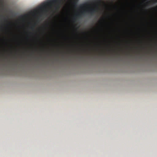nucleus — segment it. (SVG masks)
I'll return each instance as SVG.
<instances>
[{"instance_id": "nucleus-1", "label": "nucleus", "mask_w": 157, "mask_h": 157, "mask_svg": "<svg viewBox=\"0 0 157 157\" xmlns=\"http://www.w3.org/2000/svg\"><path fill=\"white\" fill-rule=\"evenodd\" d=\"M60 0H49L43 3L40 7V9H43L52 3H56Z\"/></svg>"}, {"instance_id": "nucleus-2", "label": "nucleus", "mask_w": 157, "mask_h": 157, "mask_svg": "<svg viewBox=\"0 0 157 157\" xmlns=\"http://www.w3.org/2000/svg\"><path fill=\"white\" fill-rule=\"evenodd\" d=\"M86 12L90 14L91 15H93L97 12V9H91L90 10H86Z\"/></svg>"}, {"instance_id": "nucleus-3", "label": "nucleus", "mask_w": 157, "mask_h": 157, "mask_svg": "<svg viewBox=\"0 0 157 157\" xmlns=\"http://www.w3.org/2000/svg\"><path fill=\"white\" fill-rule=\"evenodd\" d=\"M89 6L88 4L87 3H85L83 4H80L79 7L81 9H83L86 6Z\"/></svg>"}, {"instance_id": "nucleus-4", "label": "nucleus", "mask_w": 157, "mask_h": 157, "mask_svg": "<svg viewBox=\"0 0 157 157\" xmlns=\"http://www.w3.org/2000/svg\"><path fill=\"white\" fill-rule=\"evenodd\" d=\"M80 16H81L80 14H79V13H77V14H76V15H75V17H74L73 18V19L74 20H76V18L77 17H80Z\"/></svg>"}, {"instance_id": "nucleus-5", "label": "nucleus", "mask_w": 157, "mask_h": 157, "mask_svg": "<svg viewBox=\"0 0 157 157\" xmlns=\"http://www.w3.org/2000/svg\"><path fill=\"white\" fill-rule=\"evenodd\" d=\"M78 0H74L73 4L75 6H76L77 3V2Z\"/></svg>"}, {"instance_id": "nucleus-6", "label": "nucleus", "mask_w": 157, "mask_h": 157, "mask_svg": "<svg viewBox=\"0 0 157 157\" xmlns=\"http://www.w3.org/2000/svg\"><path fill=\"white\" fill-rule=\"evenodd\" d=\"M85 10H84L83 11H81V13H83V12H85Z\"/></svg>"}, {"instance_id": "nucleus-7", "label": "nucleus", "mask_w": 157, "mask_h": 157, "mask_svg": "<svg viewBox=\"0 0 157 157\" xmlns=\"http://www.w3.org/2000/svg\"><path fill=\"white\" fill-rule=\"evenodd\" d=\"M155 2H157V0H154Z\"/></svg>"}, {"instance_id": "nucleus-8", "label": "nucleus", "mask_w": 157, "mask_h": 157, "mask_svg": "<svg viewBox=\"0 0 157 157\" xmlns=\"http://www.w3.org/2000/svg\"><path fill=\"white\" fill-rule=\"evenodd\" d=\"M31 29H33V27H31Z\"/></svg>"}, {"instance_id": "nucleus-9", "label": "nucleus", "mask_w": 157, "mask_h": 157, "mask_svg": "<svg viewBox=\"0 0 157 157\" xmlns=\"http://www.w3.org/2000/svg\"><path fill=\"white\" fill-rule=\"evenodd\" d=\"M0 16H1V17H3V15H0Z\"/></svg>"}]
</instances>
